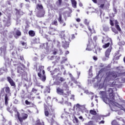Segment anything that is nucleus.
I'll return each mask as SVG.
<instances>
[{
	"label": "nucleus",
	"instance_id": "nucleus-1",
	"mask_svg": "<svg viewBox=\"0 0 125 125\" xmlns=\"http://www.w3.org/2000/svg\"><path fill=\"white\" fill-rule=\"evenodd\" d=\"M120 75L118 72L116 71L109 72L108 74L106 75L105 78V81H116L110 84V86L112 87H115L116 88H121L123 87L122 83H125V78L122 77L118 78L120 77Z\"/></svg>",
	"mask_w": 125,
	"mask_h": 125
},
{
	"label": "nucleus",
	"instance_id": "nucleus-2",
	"mask_svg": "<svg viewBox=\"0 0 125 125\" xmlns=\"http://www.w3.org/2000/svg\"><path fill=\"white\" fill-rule=\"evenodd\" d=\"M108 92L109 93V97H108V95L106 94L105 91H100L99 93L100 95H101V98L103 99V101L106 104H108V103H110L112 100H114L115 97L114 96V94H113V89L109 88L108 90Z\"/></svg>",
	"mask_w": 125,
	"mask_h": 125
},
{
	"label": "nucleus",
	"instance_id": "nucleus-3",
	"mask_svg": "<svg viewBox=\"0 0 125 125\" xmlns=\"http://www.w3.org/2000/svg\"><path fill=\"white\" fill-rule=\"evenodd\" d=\"M36 8L38 10V12L37 14L38 17H43L44 14H45V11L43 9V6L41 4H38L36 6Z\"/></svg>",
	"mask_w": 125,
	"mask_h": 125
},
{
	"label": "nucleus",
	"instance_id": "nucleus-4",
	"mask_svg": "<svg viewBox=\"0 0 125 125\" xmlns=\"http://www.w3.org/2000/svg\"><path fill=\"white\" fill-rule=\"evenodd\" d=\"M7 46H6V45H4L0 48V52H1L0 55L2 57H3L4 59L6 61V62H7V63H8V62H9V58H8L7 57V56H6V53H7L6 48H7Z\"/></svg>",
	"mask_w": 125,
	"mask_h": 125
},
{
	"label": "nucleus",
	"instance_id": "nucleus-5",
	"mask_svg": "<svg viewBox=\"0 0 125 125\" xmlns=\"http://www.w3.org/2000/svg\"><path fill=\"white\" fill-rule=\"evenodd\" d=\"M16 116H17V118L19 122H20L21 124H22L23 121H25V120H27V119H28V115L25 113H21L20 116V113H19V112H17V114L16 115Z\"/></svg>",
	"mask_w": 125,
	"mask_h": 125
},
{
	"label": "nucleus",
	"instance_id": "nucleus-6",
	"mask_svg": "<svg viewBox=\"0 0 125 125\" xmlns=\"http://www.w3.org/2000/svg\"><path fill=\"white\" fill-rule=\"evenodd\" d=\"M108 103H111L112 105V106H110V109L111 111H114V112H118V111H120L119 109V104L116 102H114L113 101V100H111V101Z\"/></svg>",
	"mask_w": 125,
	"mask_h": 125
},
{
	"label": "nucleus",
	"instance_id": "nucleus-7",
	"mask_svg": "<svg viewBox=\"0 0 125 125\" xmlns=\"http://www.w3.org/2000/svg\"><path fill=\"white\" fill-rule=\"evenodd\" d=\"M68 41L71 42V41H70V39H65L64 40H62V47H64L65 49L67 48V47H69V43H70V42H69Z\"/></svg>",
	"mask_w": 125,
	"mask_h": 125
},
{
	"label": "nucleus",
	"instance_id": "nucleus-8",
	"mask_svg": "<svg viewBox=\"0 0 125 125\" xmlns=\"http://www.w3.org/2000/svg\"><path fill=\"white\" fill-rule=\"evenodd\" d=\"M117 71H118L119 76H125V72H124V67L123 66H117L116 67Z\"/></svg>",
	"mask_w": 125,
	"mask_h": 125
},
{
	"label": "nucleus",
	"instance_id": "nucleus-9",
	"mask_svg": "<svg viewBox=\"0 0 125 125\" xmlns=\"http://www.w3.org/2000/svg\"><path fill=\"white\" fill-rule=\"evenodd\" d=\"M56 92L59 95H65V96H67V94L64 93V89H62L59 87H58L56 88Z\"/></svg>",
	"mask_w": 125,
	"mask_h": 125
},
{
	"label": "nucleus",
	"instance_id": "nucleus-10",
	"mask_svg": "<svg viewBox=\"0 0 125 125\" xmlns=\"http://www.w3.org/2000/svg\"><path fill=\"white\" fill-rule=\"evenodd\" d=\"M16 10V15L17 16V17L20 18L21 16H22V15H24L25 14V13L23 12L21 9H15Z\"/></svg>",
	"mask_w": 125,
	"mask_h": 125
},
{
	"label": "nucleus",
	"instance_id": "nucleus-11",
	"mask_svg": "<svg viewBox=\"0 0 125 125\" xmlns=\"http://www.w3.org/2000/svg\"><path fill=\"white\" fill-rule=\"evenodd\" d=\"M14 32L16 35H15V39H19V37L21 36V33L20 30L17 29V28H14Z\"/></svg>",
	"mask_w": 125,
	"mask_h": 125
},
{
	"label": "nucleus",
	"instance_id": "nucleus-12",
	"mask_svg": "<svg viewBox=\"0 0 125 125\" xmlns=\"http://www.w3.org/2000/svg\"><path fill=\"white\" fill-rule=\"evenodd\" d=\"M7 80L8 83H9L11 86H13L14 87H16V85L15 84V82L13 81V80L11 79V77H7Z\"/></svg>",
	"mask_w": 125,
	"mask_h": 125
},
{
	"label": "nucleus",
	"instance_id": "nucleus-13",
	"mask_svg": "<svg viewBox=\"0 0 125 125\" xmlns=\"http://www.w3.org/2000/svg\"><path fill=\"white\" fill-rule=\"evenodd\" d=\"M111 51H112V46H110L105 51V57L109 58V56H110V53H111Z\"/></svg>",
	"mask_w": 125,
	"mask_h": 125
},
{
	"label": "nucleus",
	"instance_id": "nucleus-14",
	"mask_svg": "<svg viewBox=\"0 0 125 125\" xmlns=\"http://www.w3.org/2000/svg\"><path fill=\"white\" fill-rule=\"evenodd\" d=\"M110 112L108 113L107 115H99L96 116V120H99V121H101V120H104V117H109L110 116Z\"/></svg>",
	"mask_w": 125,
	"mask_h": 125
},
{
	"label": "nucleus",
	"instance_id": "nucleus-15",
	"mask_svg": "<svg viewBox=\"0 0 125 125\" xmlns=\"http://www.w3.org/2000/svg\"><path fill=\"white\" fill-rule=\"evenodd\" d=\"M5 91L6 94L5 95H7V96H11V93L10 92V88L9 87L7 86L5 87Z\"/></svg>",
	"mask_w": 125,
	"mask_h": 125
},
{
	"label": "nucleus",
	"instance_id": "nucleus-16",
	"mask_svg": "<svg viewBox=\"0 0 125 125\" xmlns=\"http://www.w3.org/2000/svg\"><path fill=\"white\" fill-rule=\"evenodd\" d=\"M53 43H55V44H56L57 47H58V48H60V47H61V45L60 44L61 43L59 41L54 39V40H53Z\"/></svg>",
	"mask_w": 125,
	"mask_h": 125
},
{
	"label": "nucleus",
	"instance_id": "nucleus-17",
	"mask_svg": "<svg viewBox=\"0 0 125 125\" xmlns=\"http://www.w3.org/2000/svg\"><path fill=\"white\" fill-rule=\"evenodd\" d=\"M58 20L61 25L63 24L64 22V20H62V15L61 14H59V17L58 19Z\"/></svg>",
	"mask_w": 125,
	"mask_h": 125
},
{
	"label": "nucleus",
	"instance_id": "nucleus-18",
	"mask_svg": "<svg viewBox=\"0 0 125 125\" xmlns=\"http://www.w3.org/2000/svg\"><path fill=\"white\" fill-rule=\"evenodd\" d=\"M60 37L62 40H65V31H62L60 34Z\"/></svg>",
	"mask_w": 125,
	"mask_h": 125
},
{
	"label": "nucleus",
	"instance_id": "nucleus-19",
	"mask_svg": "<svg viewBox=\"0 0 125 125\" xmlns=\"http://www.w3.org/2000/svg\"><path fill=\"white\" fill-rule=\"evenodd\" d=\"M48 107L47 106L44 107V115L46 117H48L49 112L48 111Z\"/></svg>",
	"mask_w": 125,
	"mask_h": 125
},
{
	"label": "nucleus",
	"instance_id": "nucleus-20",
	"mask_svg": "<svg viewBox=\"0 0 125 125\" xmlns=\"http://www.w3.org/2000/svg\"><path fill=\"white\" fill-rule=\"evenodd\" d=\"M68 115H69V112H65L62 113L61 116L62 119H67L68 118Z\"/></svg>",
	"mask_w": 125,
	"mask_h": 125
},
{
	"label": "nucleus",
	"instance_id": "nucleus-21",
	"mask_svg": "<svg viewBox=\"0 0 125 125\" xmlns=\"http://www.w3.org/2000/svg\"><path fill=\"white\" fill-rule=\"evenodd\" d=\"M9 96H7V95H5V104L6 106L8 105V101H9Z\"/></svg>",
	"mask_w": 125,
	"mask_h": 125
},
{
	"label": "nucleus",
	"instance_id": "nucleus-22",
	"mask_svg": "<svg viewBox=\"0 0 125 125\" xmlns=\"http://www.w3.org/2000/svg\"><path fill=\"white\" fill-rule=\"evenodd\" d=\"M4 72H7V69H6V67L0 68V75H2Z\"/></svg>",
	"mask_w": 125,
	"mask_h": 125
},
{
	"label": "nucleus",
	"instance_id": "nucleus-23",
	"mask_svg": "<svg viewBox=\"0 0 125 125\" xmlns=\"http://www.w3.org/2000/svg\"><path fill=\"white\" fill-rule=\"evenodd\" d=\"M72 6L74 8H77V1L76 0H71Z\"/></svg>",
	"mask_w": 125,
	"mask_h": 125
},
{
	"label": "nucleus",
	"instance_id": "nucleus-24",
	"mask_svg": "<svg viewBox=\"0 0 125 125\" xmlns=\"http://www.w3.org/2000/svg\"><path fill=\"white\" fill-rule=\"evenodd\" d=\"M28 34L29 35V36H30V37H35L36 33H35V31H34L33 30H30L28 32Z\"/></svg>",
	"mask_w": 125,
	"mask_h": 125
},
{
	"label": "nucleus",
	"instance_id": "nucleus-25",
	"mask_svg": "<svg viewBox=\"0 0 125 125\" xmlns=\"http://www.w3.org/2000/svg\"><path fill=\"white\" fill-rule=\"evenodd\" d=\"M115 27L116 28L117 30H118V31H119V32L121 31L120 25H119V24H118V21H115Z\"/></svg>",
	"mask_w": 125,
	"mask_h": 125
},
{
	"label": "nucleus",
	"instance_id": "nucleus-26",
	"mask_svg": "<svg viewBox=\"0 0 125 125\" xmlns=\"http://www.w3.org/2000/svg\"><path fill=\"white\" fill-rule=\"evenodd\" d=\"M13 42H14V41H12L11 42H9V44L10 45V50H12V49H13V48H14V44L13 43Z\"/></svg>",
	"mask_w": 125,
	"mask_h": 125
},
{
	"label": "nucleus",
	"instance_id": "nucleus-27",
	"mask_svg": "<svg viewBox=\"0 0 125 125\" xmlns=\"http://www.w3.org/2000/svg\"><path fill=\"white\" fill-rule=\"evenodd\" d=\"M23 70V68L22 67L18 66V69H17V73L19 74H20L21 75L22 74V70Z\"/></svg>",
	"mask_w": 125,
	"mask_h": 125
},
{
	"label": "nucleus",
	"instance_id": "nucleus-28",
	"mask_svg": "<svg viewBox=\"0 0 125 125\" xmlns=\"http://www.w3.org/2000/svg\"><path fill=\"white\" fill-rule=\"evenodd\" d=\"M76 109H79V111H81V110H82V108L83 107V106L81 105V104H77L76 105Z\"/></svg>",
	"mask_w": 125,
	"mask_h": 125
},
{
	"label": "nucleus",
	"instance_id": "nucleus-29",
	"mask_svg": "<svg viewBox=\"0 0 125 125\" xmlns=\"http://www.w3.org/2000/svg\"><path fill=\"white\" fill-rule=\"evenodd\" d=\"M7 34V30H4L1 32V35H2L5 38L6 37Z\"/></svg>",
	"mask_w": 125,
	"mask_h": 125
},
{
	"label": "nucleus",
	"instance_id": "nucleus-30",
	"mask_svg": "<svg viewBox=\"0 0 125 125\" xmlns=\"http://www.w3.org/2000/svg\"><path fill=\"white\" fill-rule=\"evenodd\" d=\"M40 79L42 81V82H44L46 80V76L45 75H43L41 78H40Z\"/></svg>",
	"mask_w": 125,
	"mask_h": 125
},
{
	"label": "nucleus",
	"instance_id": "nucleus-31",
	"mask_svg": "<svg viewBox=\"0 0 125 125\" xmlns=\"http://www.w3.org/2000/svg\"><path fill=\"white\" fill-rule=\"evenodd\" d=\"M109 46H110V42H108V43H105L104 45H103V48H107V47H109Z\"/></svg>",
	"mask_w": 125,
	"mask_h": 125
},
{
	"label": "nucleus",
	"instance_id": "nucleus-32",
	"mask_svg": "<svg viewBox=\"0 0 125 125\" xmlns=\"http://www.w3.org/2000/svg\"><path fill=\"white\" fill-rule=\"evenodd\" d=\"M102 72H103V69H102L101 70L99 71L98 73L97 74V76L95 77V79H98V78H99V75H100Z\"/></svg>",
	"mask_w": 125,
	"mask_h": 125
},
{
	"label": "nucleus",
	"instance_id": "nucleus-33",
	"mask_svg": "<svg viewBox=\"0 0 125 125\" xmlns=\"http://www.w3.org/2000/svg\"><path fill=\"white\" fill-rule=\"evenodd\" d=\"M84 93H86V94H87L88 95H93V93L91 92H89L88 90H85L84 91Z\"/></svg>",
	"mask_w": 125,
	"mask_h": 125
},
{
	"label": "nucleus",
	"instance_id": "nucleus-34",
	"mask_svg": "<svg viewBox=\"0 0 125 125\" xmlns=\"http://www.w3.org/2000/svg\"><path fill=\"white\" fill-rule=\"evenodd\" d=\"M19 59H20L21 61H22V62H24V61H25V60H24V56L23 55L20 56L19 57Z\"/></svg>",
	"mask_w": 125,
	"mask_h": 125
},
{
	"label": "nucleus",
	"instance_id": "nucleus-35",
	"mask_svg": "<svg viewBox=\"0 0 125 125\" xmlns=\"http://www.w3.org/2000/svg\"><path fill=\"white\" fill-rule=\"evenodd\" d=\"M23 87H25V89L26 91H28L29 90V87H30V86L29 85H27V84L25 83L23 85Z\"/></svg>",
	"mask_w": 125,
	"mask_h": 125
},
{
	"label": "nucleus",
	"instance_id": "nucleus-36",
	"mask_svg": "<svg viewBox=\"0 0 125 125\" xmlns=\"http://www.w3.org/2000/svg\"><path fill=\"white\" fill-rule=\"evenodd\" d=\"M119 45L122 46V45H125V41H121L119 42H118Z\"/></svg>",
	"mask_w": 125,
	"mask_h": 125
},
{
	"label": "nucleus",
	"instance_id": "nucleus-37",
	"mask_svg": "<svg viewBox=\"0 0 125 125\" xmlns=\"http://www.w3.org/2000/svg\"><path fill=\"white\" fill-rule=\"evenodd\" d=\"M63 87L65 88V90H67V91L69 90V86L67 84H64Z\"/></svg>",
	"mask_w": 125,
	"mask_h": 125
},
{
	"label": "nucleus",
	"instance_id": "nucleus-38",
	"mask_svg": "<svg viewBox=\"0 0 125 125\" xmlns=\"http://www.w3.org/2000/svg\"><path fill=\"white\" fill-rule=\"evenodd\" d=\"M52 25H55V26H57L58 25V22H57V21H54L52 22Z\"/></svg>",
	"mask_w": 125,
	"mask_h": 125
},
{
	"label": "nucleus",
	"instance_id": "nucleus-39",
	"mask_svg": "<svg viewBox=\"0 0 125 125\" xmlns=\"http://www.w3.org/2000/svg\"><path fill=\"white\" fill-rule=\"evenodd\" d=\"M64 125H71V123H70V122H69V120H67V119L64 121Z\"/></svg>",
	"mask_w": 125,
	"mask_h": 125
},
{
	"label": "nucleus",
	"instance_id": "nucleus-40",
	"mask_svg": "<svg viewBox=\"0 0 125 125\" xmlns=\"http://www.w3.org/2000/svg\"><path fill=\"white\" fill-rule=\"evenodd\" d=\"M84 23L86 26H88V25H89V21H87V19H85L84 21Z\"/></svg>",
	"mask_w": 125,
	"mask_h": 125
},
{
	"label": "nucleus",
	"instance_id": "nucleus-41",
	"mask_svg": "<svg viewBox=\"0 0 125 125\" xmlns=\"http://www.w3.org/2000/svg\"><path fill=\"white\" fill-rule=\"evenodd\" d=\"M58 53L59 54V55H62V54H63L62 49H61L60 48H59V50L58 51Z\"/></svg>",
	"mask_w": 125,
	"mask_h": 125
},
{
	"label": "nucleus",
	"instance_id": "nucleus-42",
	"mask_svg": "<svg viewBox=\"0 0 125 125\" xmlns=\"http://www.w3.org/2000/svg\"><path fill=\"white\" fill-rule=\"evenodd\" d=\"M90 113L91 114V115H96V111L95 110H90Z\"/></svg>",
	"mask_w": 125,
	"mask_h": 125
},
{
	"label": "nucleus",
	"instance_id": "nucleus-43",
	"mask_svg": "<svg viewBox=\"0 0 125 125\" xmlns=\"http://www.w3.org/2000/svg\"><path fill=\"white\" fill-rule=\"evenodd\" d=\"M35 125H42V123L40 122V119H38L37 120Z\"/></svg>",
	"mask_w": 125,
	"mask_h": 125
},
{
	"label": "nucleus",
	"instance_id": "nucleus-44",
	"mask_svg": "<svg viewBox=\"0 0 125 125\" xmlns=\"http://www.w3.org/2000/svg\"><path fill=\"white\" fill-rule=\"evenodd\" d=\"M112 125H119L118 122L116 121H113L111 123Z\"/></svg>",
	"mask_w": 125,
	"mask_h": 125
},
{
	"label": "nucleus",
	"instance_id": "nucleus-45",
	"mask_svg": "<svg viewBox=\"0 0 125 125\" xmlns=\"http://www.w3.org/2000/svg\"><path fill=\"white\" fill-rule=\"evenodd\" d=\"M58 51V50H57V49H55V50L53 51V54H54V55H56V54H57Z\"/></svg>",
	"mask_w": 125,
	"mask_h": 125
},
{
	"label": "nucleus",
	"instance_id": "nucleus-46",
	"mask_svg": "<svg viewBox=\"0 0 125 125\" xmlns=\"http://www.w3.org/2000/svg\"><path fill=\"white\" fill-rule=\"evenodd\" d=\"M57 72H58V69L55 68L53 71V73H51V75H52V76H53V74H55V73H56Z\"/></svg>",
	"mask_w": 125,
	"mask_h": 125
},
{
	"label": "nucleus",
	"instance_id": "nucleus-47",
	"mask_svg": "<svg viewBox=\"0 0 125 125\" xmlns=\"http://www.w3.org/2000/svg\"><path fill=\"white\" fill-rule=\"evenodd\" d=\"M31 91H32V92L36 93L37 92V91H38V89L33 88Z\"/></svg>",
	"mask_w": 125,
	"mask_h": 125
},
{
	"label": "nucleus",
	"instance_id": "nucleus-48",
	"mask_svg": "<svg viewBox=\"0 0 125 125\" xmlns=\"http://www.w3.org/2000/svg\"><path fill=\"white\" fill-rule=\"evenodd\" d=\"M19 103V101L17 99H15L13 101L14 104H18Z\"/></svg>",
	"mask_w": 125,
	"mask_h": 125
},
{
	"label": "nucleus",
	"instance_id": "nucleus-49",
	"mask_svg": "<svg viewBox=\"0 0 125 125\" xmlns=\"http://www.w3.org/2000/svg\"><path fill=\"white\" fill-rule=\"evenodd\" d=\"M74 122L76 124H78L79 123V120H78V118H77V117H74Z\"/></svg>",
	"mask_w": 125,
	"mask_h": 125
},
{
	"label": "nucleus",
	"instance_id": "nucleus-50",
	"mask_svg": "<svg viewBox=\"0 0 125 125\" xmlns=\"http://www.w3.org/2000/svg\"><path fill=\"white\" fill-rule=\"evenodd\" d=\"M13 65L14 66H18V65H19V62H13Z\"/></svg>",
	"mask_w": 125,
	"mask_h": 125
},
{
	"label": "nucleus",
	"instance_id": "nucleus-51",
	"mask_svg": "<svg viewBox=\"0 0 125 125\" xmlns=\"http://www.w3.org/2000/svg\"><path fill=\"white\" fill-rule=\"evenodd\" d=\"M25 103L26 105H31V102H29L28 100H25Z\"/></svg>",
	"mask_w": 125,
	"mask_h": 125
},
{
	"label": "nucleus",
	"instance_id": "nucleus-52",
	"mask_svg": "<svg viewBox=\"0 0 125 125\" xmlns=\"http://www.w3.org/2000/svg\"><path fill=\"white\" fill-rule=\"evenodd\" d=\"M59 81H60V82H62H62H65V79H64L63 77H60Z\"/></svg>",
	"mask_w": 125,
	"mask_h": 125
},
{
	"label": "nucleus",
	"instance_id": "nucleus-53",
	"mask_svg": "<svg viewBox=\"0 0 125 125\" xmlns=\"http://www.w3.org/2000/svg\"><path fill=\"white\" fill-rule=\"evenodd\" d=\"M46 90L48 93H50V87H49V86L46 87Z\"/></svg>",
	"mask_w": 125,
	"mask_h": 125
},
{
	"label": "nucleus",
	"instance_id": "nucleus-54",
	"mask_svg": "<svg viewBox=\"0 0 125 125\" xmlns=\"http://www.w3.org/2000/svg\"><path fill=\"white\" fill-rule=\"evenodd\" d=\"M104 5H105L104 4H101L100 5V6H99V7H100V8H102V9H103V8H104Z\"/></svg>",
	"mask_w": 125,
	"mask_h": 125
},
{
	"label": "nucleus",
	"instance_id": "nucleus-55",
	"mask_svg": "<svg viewBox=\"0 0 125 125\" xmlns=\"http://www.w3.org/2000/svg\"><path fill=\"white\" fill-rule=\"evenodd\" d=\"M93 121H89L88 123H87L88 125H93Z\"/></svg>",
	"mask_w": 125,
	"mask_h": 125
},
{
	"label": "nucleus",
	"instance_id": "nucleus-56",
	"mask_svg": "<svg viewBox=\"0 0 125 125\" xmlns=\"http://www.w3.org/2000/svg\"><path fill=\"white\" fill-rule=\"evenodd\" d=\"M67 58L63 59L62 61L61 62V64H63V63H65L66 61H67Z\"/></svg>",
	"mask_w": 125,
	"mask_h": 125
},
{
	"label": "nucleus",
	"instance_id": "nucleus-57",
	"mask_svg": "<svg viewBox=\"0 0 125 125\" xmlns=\"http://www.w3.org/2000/svg\"><path fill=\"white\" fill-rule=\"evenodd\" d=\"M59 4H58V6H60L61 4H62V0H58Z\"/></svg>",
	"mask_w": 125,
	"mask_h": 125
},
{
	"label": "nucleus",
	"instance_id": "nucleus-58",
	"mask_svg": "<svg viewBox=\"0 0 125 125\" xmlns=\"http://www.w3.org/2000/svg\"><path fill=\"white\" fill-rule=\"evenodd\" d=\"M110 24L111 26H114V22H113V21H112V20H110Z\"/></svg>",
	"mask_w": 125,
	"mask_h": 125
},
{
	"label": "nucleus",
	"instance_id": "nucleus-59",
	"mask_svg": "<svg viewBox=\"0 0 125 125\" xmlns=\"http://www.w3.org/2000/svg\"><path fill=\"white\" fill-rule=\"evenodd\" d=\"M4 89H5V87H3L1 89V93L2 94V93H4Z\"/></svg>",
	"mask_w": 125,
	"mask_h": 125
},
{
	"label": "nucleus",
	"instance_id": "nucleus-60",
	"mask_svg": "<svg viewBox=\"0 0 125 125\" xmlns=\"http://www.w3.org/2000/svg\"><path fill=\"white\" fill-rule=\"evenodd\" d=\"M113 11L114 12V14H117V9L116 8H113Z\"/></svg>",
	"mask_w": 125,
	"mask_h": 125
},
{
	"label": "nucleus",
	"instance_id": "nucleus-61",
	"mask_svg": "<svg viewBox=\"0 0 125 125\" xmlns=\"http://www.w3.org/2000/svg\"><path fill=\"white\" fill-rule=\"evenodd\" d=\"M109 30V28L108 27H104V31H105V32H107Z\"/></svg>",
	"mask_w": 125,
	"mask_h": 125
},
{
	"label": "nucleus",
	"instance_id": "nucleus-62",
	"mask_svg": "<svg viewBox=\"0 0 125 125\" xmlns=\"http://www.w3.org/2000/svg\"><path fill=\"white\" fill-rule=\"evenodd\" d=\"M38 77H39V78H42V73H40V72L38 73Z\"/></svg>",
	"mask_w": 125,
	"mask_h": 125
},
{
	"label": "nucleus",
	"instance_id": "nucleus-63",
	"mask_svg": "<svg viewBox=\"0 0 125 125\" xmlns=\"http://www.w3.org/2000/svg\"><path fill=\"white\" fill-rule=\"evenodd\" d=\"M88 27V29L89 30V31L90 32V33H92V30H91V28H90V26H89V25H87Z\"/></svg>",
	"mask_w": 125,
	"mask_h": 125
},
{
	"label": "nucleus",
	"instance_id": "nucleus-64",
	"mask_svg": "<svg viewBox=\"0 0 125 125\" xmlns=\"http://www.w3.org/2000/svg\"><path fill=\"white\" fill-rule=\"evenodd\" d=\"M25 7L27 9L29 8L30 7V5L29 4H26Z\"/></svg>",
	"mask_w": 125,
	"mask_h": 125
}]
</instances>
